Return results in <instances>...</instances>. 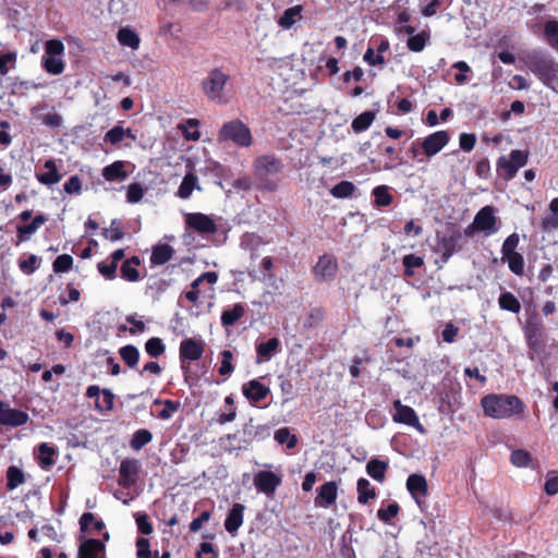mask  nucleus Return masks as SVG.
I'll return each instance as SVG.
<instances>
[{"label": "nucleus", "mask_w": 558, "mask_h": 558, "mask_svg": "<svg viewBox=\"0 0 558 558\" xmlns=\"http://www.w3.org/2000/svg\"><path fill=\"white\" fill-rule=\"evenodd\" d=\"M274 438L279 445L286 444L288 449H293L298 445V437L294 434H291L288 427L277 429Z\"/></svg>", "instance_id": "3c124183"}, {"label": "nucleus", "mask_w": 558, "mask_h": 558, "mask_svg": "<svg viewBox=\"0 0 558 558\" xmlns=\"http://www.w3.org/2000/svg\"><path fill=\"white\" fill-rule=\"evenodd\" d=\"M529 160V150L514 149L511 150L509 157L500 156L496 162L498 175L506 180H512L519 169L524 167Z\"/></svg>", "instance_id": "39448f33"}, {"label": "nucleus", "mask_w": 558, "mask_h": 558, "mask_svg": "<svg viewBox=\"0 0 558 558\" xmlns=\"http://www.w3.org/2000/svg\"><path fill=\"white\" fill-rule=\"evenodd\" d=\"M502 260L508 263L509 269L517 276L524 274V257L521 253L517 252L509 256L502 257Z\"/></svg>", "instance_id": "5fc2aeb1"}, {"label": "nucleus", "mask_w": 558, "mask_h": 558, "mask_svg": "<svg viewBox=\"0 0 558 558\" xmlns=\"http://www.w3.org/2000/svg\"><path fill=\"white\" fill-rule=\"evenodd\" d=\"M280 340L277 337L268 339L266 342L256 344L257 363L267 362L280 351Z\"/></svg>", "instance_id": "b1692460"}, {"label": "nucleus", "mask_w": 558, "mask_h": 558, "mask_svg": "<svg viewBox=\"0 0 558 558\" xmlns=\"http://www.w3.org/2000/svg\"><path fill=\"white\" fill-rule=\"evenodd\" d=\"M245 506L239 502L233 504L225 520V529L232 536L236 535L243 524Z\"/></svg>", "instance_id": "4be33fe9"}, {"label": "nucleus", "mask_w": 558, "mask_h": 558, "mask_svg": "<svg viewBox=\"0 0 558 558\" xmlns=\"http://www.w3.org/2000/svg\"><path fill=\"white\" fill-rule=\"evenodd\" d=\"M73 266V257L69 254H61L52 263V269L57 274L66 272Z\"/></svg>", "instance_id": "680f3d73"}, {"label": "nucleus", "mask_w": 558, "mask_h": 558, "mask_svg": "<svg viewBox=\"0 0 558 558\" xmlns=\"http://www.w3.org/2000/svg\"><path fill=\"white\" fill-rule=\"evenodd\" d=\"M526 66L547 87L558 83V62L539 50H534L526 56Z\"/></svg>", "instance_id": "7ed1b4c3"}, {"label": "nucleus", "mask_w": 558, "mask_h": 558, "mask_svg": "<svg viewBox=\"0 0 558 558\" xmlns=\"http://www.w3.org/2000/svg\"><path fill=\"white\" fill-rule=\"evenodd\" d=\"M86 397L95 400V408L100 411H111L114 404V395L109 389H100L97 385H90L86 389Z\"/></svg>", "instance_id": "ddd939ff"}, {"label": "nucleus", "mask_w": 558, "mask_h": 558, "mask_svg": "<svg viewBox=\"0 0 558 558\" xmlns=\"http://www.w3.org/2000/svg\"><path fill=\"white\" fill-rule=\"evenodd\" d=\"M101 235L110 242H117L124 238L125 232L119 219H112L109 228H104Z\"/></svg>", "instance_id": "37998d69"}, {"label": "nucleus", "mask_w": 558, "mask_h": 558, "mask_svg": "<svg viewBox=\"0 0 558 558\" xmlns=\"http://www.w3.org/2000/svg\"><path fill=\"white\" fill-rule=\"evenodd\" d=\"M43 66L49 74L58 75L64 71V63L61 59L53 56L43 57Z\"/></svg>", "instance_id": "4d7b16f0"}, {"label": "nucleus", "mask_w": 558, "mask_h": 558, "mask_svg": "<svg viewBox=\"0 0 558 558\" xmlns=\"http://www.w3.org/2000/svg\"><path fill=\"white\" fill-rule=\"evenodd\" d=\"M460 239L461 234L459 231L450 234H437V247L435 251L440 254L442 263H447L456 253Z\"/></svg>", "instance_id": "4468645a"}, {"label": "nucleus", "mask_w": 558, "mask_h": 558, "mask_svg": "<svg viewBox=\"0 0 558 558\" xmlns=\"http://www.w3.org/2000/svg\"><path fill=\"white\" fill-rule=\"evenodd\" d=\"M142 264L140 256L126 258L120 268L121 278L129 282H136L141 279L137 267Z\"/></svg>", "instance_id": "a878e982"}, {"label": "nucleus", "mask_w": 558, "mask_h": 558, "mask_svg": "<svg viewBox=\"0 0 558 558\" xmlns=\"http://www.w3.org/2000/svg\"><path fill=\"white\" fill-rule=\"evenodd\" d=\"M145 351L150 357H158L166 351V345L158 337L149 338L145 343Z\"/></svg>", "instance_id": "13d9d810"}, {"label": "nucleus", "mask_w": 558, "mask_h": 558, "mask_svg": "<svg viewBox=\"0 0 558 558\" xmlns=\"http://www.w3.org/2000/svg\"><path fill=\"white\" fill-rule=\"evenodd\" d=\"M230 75L220 68L210 70L202 82V89L209 100L223 101L222 93Z\"/></svg>", "instance_id": "423d86ee"}, {"label": "nucleus", "mask_w": 558, "mask_h": 558, "mask_svg": "<svg viewBox=\"0 0 558 558\" xmlns=\"http://www.w3.org/2000/svg\"><path fill=\"white\" fill-rule=\"evenodd\" d=\"M253 169L258 187L264 191L274 192L279 186L280 174L283 172L284 163L276 155H262L255 158Z\"/></svg>", "instance_id": "f257e3e1"}, {"label": "nucleus", "mask_w": 558, "mask_h": 558, "mask_svg": "<svg viewBox=\"0 0 558 558\" xmlns=\"http://www.w3.org/2000/svg\"><path fill=\"white\" fill-rule=\"evenodd\" d=\"M153 434L146 428H141L133 434V437L130 441V446L133 450L138 451L147 444H149Z\"/></svg>", "instance_id": "8fccbe9b"}, {"label": "nucleus", "mask_w": 558, "mask_h": 558, "mask_svg": "<svg viewBox=\"0 0 558 558\" xmlns=\"http://www.w3.org/2000/svg\"><path fill=\"white\" fill-rule=\"evenodd\" d=\"M496 222L497 217L495 216L494 207L485 206L477 211L472 226L477 231L493 233L497 231Z\"/></svg>", "instance_id": "dca6fc26"}, {"label": "nucleus", "mask_w": 558, "mask_h": 558, "mask_svg": "<svg viewBox=\"0 0 558 558\" xmlns=\"http://www.w3.org/2000/svg\"><path fill=\"white\" fill-rule=\"evenodd\" d=\"M117 39L120 45L124 47H130L133 50L140 48L141 38L137 33H135L130 27H122L118 31Z\"/></svg>", "instance_id": "7c9ffc66"}, {"label": "nucleus", "mask_w": 558, "mask_h": 558, "mask_svg": "<svg viewBox=\"0 0 558 558\" xmlns=\"http://www.w3.org/2000/svg\"><path fill=\"white\" fill-rule=\"evenodd\" d=\"M122 361L131 368L135 367L140 360V351L133 344H126L119 350Z\"/></svg>", "instance_id": "c03bdc74"}, {"label": "nucleus", "mask_w": 558, "mask_h": 558, "mask_svg": "<svg viewBox=\"0 0 558 558\" xmlns=\"http://www.w3.org/2000/svg\"><path fill=\"white\" fill-rule=\"evenodd\" d=\"M219 142H232L239 147H250L253 136L250 128L240 119H234L222 124L218 132Z\"/></svg>", "instance_id": "20e7f679"}, {"label": "nucleus", "mask_w": 558, "mask_h": 558, "mask_svg": "<svg viewBox=\"0 0 558 558\" xmlns=\"http://www.w3.org/2000/svg\"><path fill=\"white\" fill-rule=\"evenodd\" d=\"M181 33V25L175 22H163L160 24L158 34L161 37L178 38Z\"/></svg>", "instance_id": "69168bd1"}, {"label": "nucleus", "mask_w": 558, "mask_h": 558, "mask_svg": "<svg viewBox=\"0 0 558 558\" xmlns=\"http://www.w3.org/2000/svg\"><path fill=\"white\" fill-rule=\"evenodd\" d=\"M356 490L359 504L366 505L369 499H374L376 497L375 487L372 486L367 478L361 477L357 481Z\"/></svg>", "instance_id": "2f4dec72"}, {"label": "nucleus", "mask_w": 558, "mask_h": 558, "mask_svg": "<svg viewBox=\"0 0 558 558\" xmlns=\"http://www.w3.org/2000/svg\"><path fill=\"white\" fill-rule=\"evenodd\" d=\"M124 137L134 140L135 135L132 133L131 129L124 130L121 125H116L106 133L105 142L117 145L122 142Z\"/></svg>", "instance_id": "58836bf2"}, {"label": "nucleus", "mask_w": 558, "mask_h": 558, "mask_svg": "<svg viewBox=\"0 0 558 558\" xmlns=\"http://www.w3.org/2000/svg\"><path fill=\"white\" fill-rule=\"evenodd\" d=\"M542 328L534 324L526 327V342L530 349L538 351L543 345Z\"/></svg>", "instance_id": "ea45409f"}, {"label": "nucleus", "mask_w": 558, "mask_h": 558, "mask_svg": "<svg viewBox=\"0 0 558 558\" xmlns=\"http://www.w3.org/2000/svg\"><path fill=\"white\" fill-rule=\"evenodd\" d=\"M402 265L404 267V276H414V268H420L424 265V259L421 256L414 254H407L402 258Z\"/></svg>", "instance_id": "6e6d98bb"}, {"label": "nucleus", "mask_w": 558, "mask_h": 558, "mask_svg": "<svg viewBox=\"0 0 558 558\" xmlns=\"http://www.w3.org/2000/svg\"><path fill=\"white\" fill-rule=\"evenodd\" d=\"M16 53L13 51L0 52V74L7 75L11 68L15 65Z\"/></svg>", "instance_id": "338daca9"}, {"label": "nucleus", "mask_w": 558, "mask_h": 558, "mask_svg": "<svg viewBox=\"0 0 558 558\" xmlns=\"http://www.w3.org/2000/svg\"><path fill=\"white\" fill-rule=\"evenodd\" d=\"M393 408L396 412L392 415V420L396 423L405 424L408 426L414 427L422 434L425 432V428L421 424L416 412L411 407L402 404L401 401L398 399L393 401Z\"/></svg>", "instance_id": "9d476101"}, {"label": "nucleus", "mask_w": 558, "mask_h": 558, "mask_svg": "<svg viewBox=\"0 0 558 558\" xmlns=\"http://www.w3.org/2000/svg\"><path fill=\"white\" fill-rule=\"evenodd\" d=\"M246 307L242 303L234 304L231 308H226L221 313V325L223 327H231L244 317Z\"/></svg>", "instance_id": "c85d7f7f"}, {"label": "nucleus", "mask_w": 558, "mask_h": 558, "mask_svg": "<svg viewBox=\"0 0 558 558\" xmlns=\"http://www.w3.org/2000/svg\"><path fill=\"white\" fill-rule=\"evenodd\" d=\"M281 484V477L271 471H259L254 477V485L258 492L272 496Z\"/></svg>", "instance_id": "2eb2a0df"}, {"label": "nucleus", "mask_w": 558, "mask_h": 558, "mask_svg": "<svg viewBox=\"0 0 558 558\" xmlns=\"http://www.w3.org/2000/svg\"><path fill=\"white\" fill-rule=\"evenodd\" d=\"M302 10L303 8L300 4L286 9L279 17L278 24L283 29H290L295 24L296 20L301 19Z\"/></svg>", "instance_id": "72a5a7b5"}, {"label": "nucleus", "mask_w": 558, "mask_h": 558, "mask_svg": "<svg viewBox=\"0 0 558 558\" xmlns=\"http://www.w3.org/2000/svg\"><path fill=\"white\" fill-rule=\"evenodd\" d=\"M220 366L218 368V373L221 376H229L234 371V365L232 364L233 354L230 350H223L220 352Z\"/></svg>", "instance_id": "bf43d9fd"}, {"label": "nucleus", "mask_w": 558, "mask_h": 558, "mask_svg": "<svg viewBox=\"0 0 558 558\" xmlns=\"http://www.w3.org/2000/svg\"><path fill=\"white\" fill-rule=\"evenodd\" d=\"M196 184L197 177L192 172H187L178 189L177 195L182 199H187L192 195Z\"/></svg>", "instance_id": "a19ab883"}, {"label": "nucleus", "mask_w": 558, "mask_h": 558, "mask_svg": "<svg viewBox=\"0 0 558 558\" xmlns=\"http://www.w3.org/2000/svg\"><path fill=\"white\" fill-rule=\"evenodd\" d=\"M498 305H499L500 310L508 311L513 314H518L521 311L520 301L513 293H511L509 291L500 293V295L498 298Z\"/></svg>", "instance_id": "473e14b6"}, {"label": "nucleus", "mask_w": 558, "mask_h": 558, "mask_svg": "<svg viewBox=\"0 0 558 558\" xmlns=\"http://www.w3.org/2000/svg\"><path fill=\"white\" fill-rule=\"evenodd\" d=\"M510 461L513 465L518 468H525L531 462V454L526 450L517 449L511 452Z\"/></svg>", "instance_id": "0e129e2a"}, {"label": "nucleus", "mask_w": 558, "mask_h": 558, "mask_svg": "<svg viewBox=\"0 0 558 558\" xmlns=\"http://www.w3.org/2000/svg\"><path fill=\"white\" fill-rule=\"evenodd\" d=\"M90 524L94 525V530L96 532H101L106 526L102 520H95L94 513L84 512L80 518L81 532H87L89 530Z\"/></svg>", "instance_id": "603ef678"}, {"label": "nucleus", "mask_w": 558, "mask_h": 558, "mask_svg": "<svg viewBox=\"0 0 558 558\" xmlns=\"http://www.w3.org/2000/svg\"><path fill=\"white\" fill-rule=\"evenodd\" d=\"M355 190L356 187L352 182L344 180L333 185L330 190V194L335 198H349L354 194Z\"/></svg>", "instance_id": "09e8293b"}, {"label": "nucleus", "mask_w": 558, "mask_h": 558, "mask_svg": "<svg viewBox=\"0 0 558 558\" xmlns=\"http://www.w3.org/2000/svg\"><path fill=\"white\" fill-rule=\"evenodd\" d=\"M186 227L196 231L198 234L207 235L217 232L216 221L203 213H191L185 216Z\"/></svg>", "instance_id": "1a4fd4ad"}, {"label": "nucleus", "mask_w": 558, "mask_h": 558, "mask_svg": "<svg viewBox=\"0 0 558 558\" xmlns=\"http://www.w3.org/2000/svg\"><path fill=\"white\" fill-rule=\"evenodd\" d=\"M450 135L447 131H437L421 140L423 155L429 159L437 155L448 143Z\"/></svg>", "instance_id": "9b49d317"}, {"label": "nucleus", "mask_w": 558, "mask_h": 558, "mask_svg": "<svg viewBox=\"0 0 558 558\" xmlns=\"http://www.w3.org/2000/svg\"><path fill=\"white\" fill-rule=\"evenodd\" d=\"M7 488L13 490L26 481L23 470L16 465H10L5 472Z\"/></svg>", "instance_id": "f704fd0d"}, {"label": "nucleus", "mask_w": 558, "mask_h": 558, "mask_svg": "<svg viewBox=\"0 0 558 558\" xmlns=\"http://www.w3.org/2000/svg\"><path fill=\"white\" fill-rule=\"evenodd\" d=\"M338 497V485L335 481L324 483L317 488L315 506L328 509L336 504Z\"/></svg>", "instance_id": "6ab92c4d"}, {"label": "nucleus", "mask_w": 558, "mask_h": 558, "mask_svg": "<svg viewBox=\"0 0 558 558\" xmlns=\"http://www.w3.org/2000/svg\"><path fill=\"white\" fill-rule=\"evenodd\" d=\"M199 121L197 119H187L184 123L180 124L179 129L187 141H198L201 133L198 131Z\"/></svg>", "instance_id": "de8ad7c7"}, {"label": "nucleus", "mask_w": 558, "mask_h": 558, "mask_svg": "<svg viewBox=\"0 0 558 558\" xmlns=\"http://www.w3.org/2000/svg\"><path fill=\"white\" fill-rule=\"evenodd\" d=\"M205 351V343L202 340H196L193 338L184 339L180 343V360L181 363L185 361L193 362L197 361L202 357Z\"/></svg>", "instance_id": "f3484780"}, {"label": "nucleus", "mask_w": 558, "mask_h": 558, "mask_svg": "<svg viewBox=\"0 0 558 558\" xmlns=\"http://www.w3.org/2000/svg\"><path fill=\"white\" fill-rule=\"evenodd\" d=\"M174 255V250L171 245L165 243V244H157L153 246L151 254H150V265L151 266H161L168 263L170 259H172Z\"/></svg>", "instance_id": "bb28decb"}, {"label": "nucleus", "mask_w": 558, "mask_h": 558, "mask_svg": "<svg viewBox=\"0 0 558 558\" xmlns=\"http://www.w3.org/2000/svg\"><path fill=\"white\" fill-rule=\"evenodd\" d=\"M28 420L27 412L10 408L8 403L0 402V425L19 427L25 425Z\"/></svg>", "instance_id": "f8f14e48"}, {"label": "nucleus", "mask_w": 558, "mask_h": 558, "mask_svg": "<svg viewBox=\"0 0 558 558\" xmlns=\"http://www.w3.org/2000/svg\"><path fill=\"white\" fill-rule=\"evenodd\" d=\"M325 319V311L322 307H313L303 322V328L310 330L318 327Z\"/></svg>", "instance_id": "a18cd8bd"}, {"label": "nucleus", "mask_w": 558, "mask_h": 558, "mask_svg": "<svg viewBox=\"0 0 558 558\" xmlns=\"http://www.w3.org/2000/svg\"><path fill=\"white\" fill-rule=\"evenodd\" d=\"M400 511V506L398 502L393 501L389 504L386 508H379L377 511V517L380 521L387 523L390 522L393 518L398 515Z\"/></svg>", "instance_id": "e2e57ef3"}, {"label": "nucleus", "mask_w": 558, "mask_h": 558, "mask_svg": "<svg viewBox=\"0 0 558 558\" xmlns=\"http://www.w3.org/2000/svg\"><path fill=\"white\" fill-rule=\"evenodd\" d=\"M543 35L548 46L558 52V21H547L544 24Z\"/></svg>", "instance_id": "e433bc0d"}, {"label": "nucleus", "mask_w": 558, "mask_h": 558, "mask_svg": "<svg viewBox=\"0 0 558 558\" xmlns=\"http://www.w3.org/2000/svg\"><path fill=\"white\" fill-rule=\"evenodd\" d=\"M56 449L47 442H41L37 447V461L43 470H50L54 463Z\"/></svg>", "instance_id": "cd10ccee"}, {"label": "nucleus", "mask_w": 558, "mask_h": 558, "mask_svg": "<svg viewBox=\"0 0 558 558\" xmlns=\"http://www.w3.org/2000/svg\"><path fill=\"white\" fill-rule=\"evenodd\" d=\"M372 195L374 197V205L377 207H387L390 206L393 196L389 192V187L387 185H378L372 191Z\"/></svg>", "instance_id": "79ce46f5"}, {"label": "nucleus", "mask_w": 558, "mask_h": 558, "mask_svg": "<svg viewBox=\"0 0 558 558\" xmlns=\"http://www.w3.org/2000/svg\"><path fill=\"white\" fill-rule=\"evenodd\" d=\"M125 162L118 160L102 169V177L108 182L123 181L128 178V172L124 170Z\"/></svg>", "instance_id": "c756f323"}, {"label": "nucleus", "mask_w": 558, "mask_h": 558, "mask_svg": "<svg viewBox=\"0 0 558 558\" xmlns=\"http://www.w3.org/2000/svg\"><path fill=\"white\" fill-rule=\"evenodd\" d=\"M242 393L251 404L257 405L270 393V389L258 379H252L243 384Z\"/></svg>", "instance_id": "a211bd4d"}, {"label": "nucleus", "mask_w": 558, "mask_h": 558, "mask_svg": "<svg viewBox=\"0 0 558 558\" xmlns=\"http://www.w3.org/2000/svg\"><path fill=\"white\" fill-rule=\"evenodd\" d=\"M141 463L136 459H124L119 466L118 484L123 488H131L137 483Z\"/></svg>", "instance_id": "6e6552de"}, {"label": "nucleus", "mask_w": 558, "mask_h": 558, "mask_svg": "<svg viewBox=\"0 0 558 558\" xmlns=\"http://www.w3.org/2000/svg\"><path fill=\"white\" fill-rule=\"evenodd\" d=\"M388 463L378 459H372L366 464L367 474L377 482H383L386 476Z\"/></svg>", "instance_id": "c9c22d12"}, {"label": "nucleus", "mask_w": 558, "mask_h": 558, "mask_svg": "<svg viewBox=\"0 0 558 558\" xmlns=\"http://www.w3.org/2000/svg\"><path fill=\"white\" fill-rule=\"evenodd\" d=\"M481 405L486 416L498 420L521 414L524 410L521 399L513 395H487L482 398Z\"/></svg>", "instance_id": "f03ea898"}, {"label": "nucleus", "mask_w": 558, "mask_h": 558, "mask_svg": "<svg viewBox=\"0 0 558 558\" xmlns=\"http://www.w3.org/2000/svg\"><path fill=\"white\" fill-rule=\"evenodd\" d=\"M375 118L376 113L374 111H364L353 119L351 128L355 133L364 132L372 125Z\"/></svg>", "instance_id": "4c0bfd02"}, {"label": "nucleus", "mask_w": 558, "mask_h": 558, "mask_svg": "<svg viewBox=\"0 0 558 558\" xmlns=\"http://www.w3.org/2000/svg\"><path fill=\"white\" fill-rule=\"evenodd\" d=\"M48 220L47 216L44 214L36 215L33 220L27 225H19L16 227V239L14 244L19 246L20 244L28 241L31 236Z\"/></svg>", "instance_id": "aec40b11"}, {"label": "nucleus", "mask_w": 558, "mask_h": 558, "mask_svg": "<svg viewBox=\"0 0 558 558\" xmlns=\"http://www.w3.org/2000/svg\"><path fill=\"white\" fill-rule=\"evenodd\" d=\"M544 492L548 496H555L558 494V472L551 471L548 473L545 485H544Z\"/></svg>", "instance_id": "774afa93"}, {"label": "nucleus", "mask_w": 558, "mask_h": 558, "mask_svg": "<svg viewBox=\"0 0 558 558\" xmlns=\"http://www.w3.org/2000/svg\"><path fill=\"white\" fill-rule=\"evenodd\" d=\"M429 40V33L423 31L418 34H413L407 40V46L410 51L421 52L424 50L426 44Z\"/></svg>", "instance_id": "49530a36"}, {"label": "nucleus", "mask_w": 558, "mask_h": 558, "mask_svg": "<svg viewBox=\"0 0 558 558\" xmlns=\"http://www.w3.org/2000/svg\"><path fill=\"white\" fill-rule=\"evenodd\" d=\"M39 267V258L31 254L26 258L19 259V268L25 275H33Z\"/></svg>", "instance_id": "052dcab7"}, {"label": "nucleus", "mask_w": 558, "mask_h": 558, "mask_svg": "<svg viewBox=\"0 0 558 558\" xmlns=\"http://www.w3.org/2000/svg\"><path fill=\"white\" fill-rule=\"evenodd\" d=\"M105 553V544L96 538L85 539L78 547L77 558H101Z\"/></svg>", "instance_id": "393cba45"}, {"label": "nucleus", "mask_w": 558, "mask_h": 558, "mask_svg": "<svg viewBox=\"0 0 558 558\" xmlns=\"http://www.w3.org/2000/svg\"><path fill=\"white\" fill-rule=\"evenodd\" d=\"M339 265L335 255L325 253L318 257L313 267V275L317 282L332 281L338 272Z\"/></svg>", "instance_id": "0eeeda50"}, {"label": "nucleus", "mask_w": 558, "mask_h": 558, "mask_svg": "<svg viewBox=\"0 0 558 558\" xmlns=\"http://www.w3.org/2000/svg\"><path fill=\"white\" fill-rule=\"evenodd\" d=\"M407 489L415 501L420 504V499L428 494L427 480L422 474H411L407 478Z\"/></svg>", "instance_id": "412c9836"}, {"label": "nucleus", "mask_w": 558, "mask_h": 558, "mask_svg": "<svg viewBox=\"0 0 558 558\" xmlns=\"http://www.w3.org/2000/svg\"><path fill=\"white\" fill-rule=\"evenodd\" d=\"M44 168L47 169L46 172H36L35 174L39 183L52 186L61 181L62 174L59 172L54 159L46 160Z\"/></svg>", "instance_id": "5701e85b"}, {"label": "nucleus", "mask_w": 558, "mask_h": 558, "mask_svg": "<svg viewBox=\"0 0 558 558\" xmlns=\"http://www.w3.org/2000/svg\"><path fill=\"white\" fill-rule=\"evenodd\" d=\"M155 404H162L163 409L158 413V417L161 420H169L177 411H179L181 403L175 400H160L156 399Z\"/></svg>", "instance_id": "864d4df0"}]
</instances>
